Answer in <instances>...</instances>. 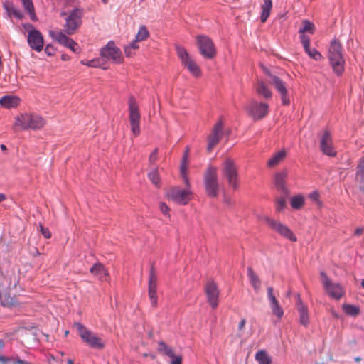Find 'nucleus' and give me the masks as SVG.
Returning a JSON list of instances; mask_svg holds the SVG:
<instances>
[{
  "label": "nucleus",
  "instance_id": "27",
  "mask_svg": "<svg viewBox=\"0 0 364 364\" xmlns=\"http://www.w3.org/2000/svg\"><path fill=\"white\" fill-rule=\"evenodd\" d=\"M355 178L360 185V189L364 193V156L359 159Z\"/></svg>",
  "mask_w": 364,
  "mask_h": 364
},
{
  "label": "nucleus",
  "instance_id": "33",
  "mask_svg": "<svg viewBox=\"0 0 364 364\" xmlns=\"http://www.w3.org/2000/svg\"><path fill=\"white\" fill-rule=\"evenodd\" d=\"M305 204V198L301 194L296 195L291 198L290 205L294 210L301 209Z\"/></svg>",
  "mask_w": 364,
  "mask_h": 364
},
{
  "label": "nucleus",
  "instance_id": "39",
  "mask_svg": "<svg viewBox=\"0 0 364 364\" xmlns=\"http://www.w3.org/2000/svg\"><path fill=\"white\" fill-rule=\"evenodd\" d=\"M255 359L259 364H270L271 358L268 354L263 350L257 352L255 355Z\"/></svg>",
  "mask_w": 364,
  "mask_h": 364
},
{
  "label": "nucleus",
  "instance_id": "58",
  "mask_svg": "<svg viewBox=\"0 0 364 364\" xmlns=\"http://www.w3.org/2000/svg\"><path fill=\"white\" fill-rule=\"evenodd\" d=\"M138 42L136 39H134L129 46H128V48H131L132 50H136L139 48Z\"/></svg>",
  "mask_w": 364,
  "mask_h": 364
},
{
  "label": "nucleus",
  "instance_id": "52",
  "mask_svg": "<svg viewBox=\"0 0 364 364\" xmlns=\"http://www.w3.org/2000/svg\"><path fill=\"white\" fill-rule=\"evenodd\" d=\"M41 232L46 239L51 237V233L48 228H43L41 225H40Z\"/></svg>",
  "mask_w": 364,
  "mask_h": 364
},
{
  "label": "nucleus",
  "instance_id": "19",
  "mask_svg": "<svg viewBox=\"0 0 364 364\" xmlns=\"http://www.w3.org/2000/svg\"><path fill=\"white\" fill-rule=\"evenodd\" d=\"M223 124L221 119H220L215 125L213 129L212 133L208 137V147L207 150L210 152L218 144L223 136Z\"/></svg>",
  "mask_w": 364,
  "mask_h": 364
},
{
  "label": "nucleus",
  "instance_id": "35",
  "mask_svg": "<svg viewBox=\"0 0 364 364\" xmlns=\"http://www.w3.org/2000/svg\"><path fill=\"white\" fill-rule=\"evenodd\" d=\"M25 11L30 15V18L32 21H37V17L35 13L34 6L32 0H20Z\"/></svg>",
  "mask_w": 364,
  "mask_h": 364
},
{
  "label": "nucleus",
  "instance_id": "5",
  "mask_svg": "<svg viewBox=\"0 0 364 364\" xmlns=\"http://www.w3.org/2000/svg\"><path fill=\"white\" fill-rule=\"evenodd\" d=\"M83 9L75 8L67 15L65 23L63 26L64 32L68 35H72L77 30L82 24Z\"/></svg>",
  "mask_w": 364,
  "mask_h": 364
},
{
  "label": "nucleus",
  "instance_id": "50",
  "mask_svg": "<svg viewBox=\"0 0 364 364\" xmlns=\"http://www.w3.org/2000/svg\"><path fill=\"white\" fill-rule=\"evenodd\" d=\"M158 149H155L152 153L150 154V156H149V161L150 163H155L157 159H158Z\"/></svg>",
  "mask_w": 364,
  "mask_h": 364
},
{
  "label": "nucleus",
  "instance_id": "9",
  "mask_svg": "<svg viewBox=\"0 0 364 364\" xmlns=\"http://www.w3.org/2000/svg\"><path fill=\"white\" fill-rule=\"evenodd\" d=\"M196 43L200 53L208 59H212L216 55V50L213 41L207 36H196Z\"/></svg>",
  "mask_w": 364,
  "mask_h": 364
},
{
  "label": "nucleus",
  "instance_id": "57",
  "mask_svg": "<svg viewBox=\"0 0 364 364\" xmlns=\"http://www.w3.org/2000/svg\"><path fill=\"white\" fill-rule=\"evenodd\" d=\"M23 28L28 31V34H29V32L32 30H36V28H33V25L29 23H24L23 24Z\"/></svg>",
  "mask_w": 364,
  "mask_h": 364
},
{
  "label": "nucleus",
  "instance_id": "51",
  "mask_svg": "<svg viewBox=\"0 0 364 364\" xmlns=\"http://www.w3.org/2000/svg\"><path fill=\"white\" fill-rule=\"evenodd\" d=\"M245 324H246V319L245 318H242L241 321H240L239 324H238V332H239V336H242V331L245 326Z\"/></svg>",
  "mask_w": 364,
  "mask_h": 364
},
{
  "label": "nucleus",
  "instance_id": "64",
  "mask_svg": "<svg viewBox=\"0 0 364 364\" xmlns=\"http://www.w3.org/2000/svg\"><path fill=\"white\" fill-rule=\"evenodd\" d=\"M188 154H189V148H188V147H186V151H185V152H184L183 156H188Z\"/></svg>",
  "mask_w": 364,
  "mask_h": 364
},
{
  "label": "nucleus",
  "instance_id": "56",
  "mask_svg": "<svg viewBox=\"0 0 364 364\" xmlns=\"http://www.w3.org/2000/svg\"><path fill=\"white\" fill-rule=\"evenodd\" d=\"M134 50H132L131 48H128L126 46L124 48V53L127 57H132L134 55Z\"/></svg>",
  "mask_w": 364,
  "mask_h": 364
},
{
  "label": "nucleus",
  "instance_id": "11",
  "mask_svg": "<svg viewBox=\"0 0 364 364\" xmlns=\"http://www.w3.org/2000/svg\"><path fill=\"white\" fill-rule=\"evenodd\" d=\"M245 110L254 119L258 120L266 117L269 112V105L265 102L252 100L245 107Z\"/></svg>",
  "mask_w": 364,
  "mask_h": 364
},
{
  "label": "nucleus",
  "instance_id": "18",
  "mask_svg": "<svg viewBox=\"0 0 364 364\" xmlns=\"http://www.w3.org/2000/svg\"><path fill=\"white\" fill-rule=\"evenodd\" d=\"M205 293L210 306L213 309L217 308L219 303V290L215 282L210 280L206 283Z\"/></svg>",
  "mask_w": 364,
  "mask_h": 364
},
{
  "label": "nucleus",
  "instance_id": "8",
  "mask_svg": "<svg viewBox=\"0 0 364 364\" xmlns=\"http://www.w3.org/2000/svg\"><path fill=\"white\" fill-rule=\"evenodd\" d=\"M129 122L131 130L134 136H137L140 134V119L141 115L139 111V107L136 100L133 97L129 99Z\"/></svg>",
  "mask_w": 364,
  "mask_h": 364
},
{
  "label": "nucleus",
  "instance_id": "32",
  "mask_svg": "<svg viewBox=\"0 0 364 364\" xmlns=\"http://www.w3.org/2000/svg\"><path fill=\"white\" fill-rule=\"evenodd\" d=\"M287 152L285 150L282 149L276 153L272 156L271 159L267 162V165L269 167H274L277 166L280 162H282L286 157Z\"/></svg>",
  "mask_w": 364,
  "mask_h": 364
},
{
  "label": "nucleus",
  "instance_id": "44",
  "mask_svg": "<svg viewBox=\"0 0 364 364\" xmlns=\"http://www.w3.org/2000/svg\"><path fill=\"white\" fill-rule=\"evenodd\" d=\"M286 196L283 194L282 196L276 199V210L277 212H282L286 208Z\"/></svg>",
  "mask_w": 364,
  "mask_h": 364
},
{
  "label": "nucleus",
  "instance_id": "23",
  "mask_svg": "<svg viewBox=\"0 0 364 364\" xmlns=\"http://www.w3.org/2000/svg\"><path fill=\"white\" fill-rule=\"evenodd\" d=\"M287 178V171H283L282 172L277 173L274 176V183L276 188L278 191H281L282 194H284L286 196L289 195V191L286 186V179Z\"/></svg>",
  "mask_w": 364,
  "mask_h": 364
},
{
  "label": "nucleus",
  "instance_id": "21",
  "mask_svg": "<svg viewBox=\"0 0 364 364\" xmlns=\"http://www.w3.org/2000/svg\"><path fill=\"white\" fill-rule=\"evenodd\" d=\"M27 42L29 46L37 52H41L43 49V37L38 30H32L29 32L27 36Z\"/></svg>",
  "mask_w": 364,
  "mask_h": 364
},
{
  "label": "nucleus",
  "instance_id": "25",
  "mask_svg": "<svg viewBox=\"0 0 364 364\" xmlns=\"http://www.w3.org/2000/svg\"><path fill=\"white\" fill-rule=\"evenodd\" d=\"M255 90L256 93L264 98V99H270L272 97V92L270 90V89L268 87L267 84L262 81V80H257V83L255 85Z\"/></svg>",
  "mask_w": 364,
  "mask_h": 364
},
{
  "label": "nucleus",
  "instance_id": "36",
  "mask_svg": "<svg viewBox=\"0 0 364 364\" xmlns=\"http://www.w3.org/2000/svg\"><path fill=\"white\" fill-rule=\"evenodd\" d=\"M188 156H183L181 163L180 171H181V175L183 179L185 184L188 187H189L190 183H189V180H188V178L187 176V168H188Z\"/></svg>",
  "mask_w": 364,
  "mask_h": 364
},
{
  "label": "nucleus",
  "instance_id": "16",
  "mask_svg": "<svg viewBox=\"0 0 364 364\" xmlns=\"http://www.w3.org/2000/svg\"><path fill=\"white\" fill-rule=\"evenodd\" d=\"M100 55L102 57L111 60L116 63H121L123 60L119 48L116 47L112 41L101 49Z\"/></svg>",
  "mask_w": 364,
  "mask_h": 364
},
{
  "label": "nucleus",
  "instance_id": "59",
  "mask_svg": "<svg viewBox=\"0 0 364 364\" xmlns=\"http://www.w3.org/2000/svg\"><path fill=\"white\" fill-rule=\"evenodd\" d=\"M364 228H357L354 232V235L355 236H360L363 233Z\"/></svg>",
  "mask_w": 364,
  "mask_h": 364
},
{
  "label": "nucleus",
  "instance_id": "2",
  "mask_svg": "<svg viewBox=\"0 0 364 364\" xmlns=\"http://www.w3.org/2000/svg\"><path fill=\"white\" fill-rule=\"evenodd\" d=\"M46 124L45 119L33 113H21L15 117L14 129L21 130L40 129Z\"/></svg>",
  "mask_w": 364,
  "mask_h": 364
},
{
  "label": "nucleus",
  "instance_id": "61",
  "mask_svg": "<svg viewBox=\"0 0 364 364\" xmlns=\"http://www.w3.org/2000/svg\"><path fill=\"white\" fill-rule=\"evenodd\" d=\"M61 59H62L63 60H65H65H69V57H68V55L63 54V55H61Z\"/></svg>",
  "mask_w": 364,
  "mask_h": 364
},
{
  "label": "nucleus",
  "instance_id": "38",
  "mask_svg": "<svg viewBox=\"0 0 364 364\" xmlns=\"http://www.w3.org/2000/svg\"><path fill=\"white\" fill-rule=\"evenodd\" d=\"M302 26L299 28V33H309L314 34L315 31V26L313 23L308 20H304L301 22Z\"/></svg>",
  "mask_w": 364,
  "mask_h": 364
},
{
  "label": "nucleus",
  "instance_id": "6",
  "mask_svg": "<svg viewBox=\"0 0 364 364\" xmlns=\"http://www.w3.org/2000/svg\"><path fill=\"white\" fill-rule=\"evenodd\" d=\"M75 326L82 340L91 348L102 349L105 347L102 338L98 337L93 332L89 331L85 326L77 323H75Z\"/></svg>",
  "mask_w": 364,
  "mask_h": 364
},
{
  "label": "nucleus",
  "instance_id": "17",
  "mask_svg": "<svg viewBox=\"0 0 364 364\" xmlns=\"http://www.w3.org/2000/svg\"><path fill=\"white\" fill-rule=\"evenodd\" d=\"M50 36L59 44L68 48L74 53L77 52L79 49L77 43L68 37L62 31H50Z\"/></svg>",
  "mask_w": 364,
  "mask_h": 364
},
{
  "label": "nucleus",
  "instance_id": "46",
  "mask_svg": "<svg viewBox=\"0 0 364 364\" xmlns=\"http://www.w3.org/2000/svg\"><path fill=\"white\" fill-rule=\"evenodd\" d=\"M267 299L269 300V304L278 301L276 296L274 294V289L272 287H269L267 288Z\"/></svg>",
  "mask_w": 364,
  "mask_h": 364
},
{
  "label": "nucleus",
  "instance_id": "15",
  "mask_svg": "<svg viewBox=\"0 0 364 364\" xmlns=\"http://www.w3.org/2000/svg\"><path fill=\"white\" fill-rule=\"evenodd\" d=\"M192 192L189 189L172 188L168 193V197L179 205H186L191 199Z\"/></svg>",
  "mask_w": 364,
  "mask_h": 364
},
{
  "label": "nucleus",
  "instance_id": "13",
  "mask_svg": "<svg viewBox=\"0 0 364 364\" xmlns=\"http://www.w3.org/2000/svg\"><path fill=\"white\" fill-rule=\"evenodd\" d=\"M322 284L328 295L336 299H340L344 294L343 287L338 283H333L325 272H321Z\"/></svg>",
  "mask_w": 364,
  "mask_h": 364
},
{
  "label": "nucleus",
  "instance_id": "12",
  "mask_svg": "<svg viewBox=\"0 0 364 364\" xmlns=\"http://www.w3.org/2000/svg\"><path fill=\"white\" fill-rule=\"evenodd\" d=\"M267 82L274 86L279 94L282 105L285 106L289 105L290 104V99L286 83L277 75H270V80H268Z\"/></svg>",
  "mask_w": 364,
  "mask_h": 364
},
{
  "label": "nucleus",
  "instance_id": "34",
  "mask_svg": "<svg viewBox=\"0 0 364 364\" xmlns=\"http://www.w3.org/2000/svg\"><path fill=\"white\" fill-rule=\"evenodd\" d=\"M342 309L346 315L353 317L358 316L360 313V309L358 306L349 304H343Z\"/></svg>",
  "mask_w": 364,
  "mask_h": 364
},
{
  "label": "nucleus",
  "instance_id": "45",
  "mask_svg": "<svg viewBox=\"0 0 364 364\" xmlns=\"http://www.w3.org/2000/svg\"><path fill=\"white\" fill-rule=\"evenodd\" d=\"M149 178L156 186L159 185L160 180L157 169H155L149 173Z\"/></svg>",
  "mask_w": 364,
  "mask_h": 364
},
{
  "label": "nucleus",
  "instance_id": "4",
  "mask_svg": "<svg viewBox=\"0 0 364 364\" xmlns=\"http://www.w3.org/2000/svg\"><path fill=\"white\" fill-rule=\"evenodd\" d=\"M203 180L207 194L211 197H216L218 194L217 168L212 166H208L204 173Z\"/></svg>",
  "mask_w": 364,
  "mask_h": 364
},
{
  "label": "nucleus",
  "instance_id": "10",
  "mask_svg": "<svg viewBox=\"0 0 364 364\" xmlns=\"http://www.w3.org/2000/svg\"><path fill=\"white\" fill-rule=\"evenodd\" d=\"M261 219L265 221L272 230L277 232L280 235L292 242H296L297 240L296 237L292 231L287 225L282 224L279 221L275 220L268 216H263Z\"/></svg>",
  "mask_w": 364,
  "mask_h": 364
},
{
  "label": "nucleus",
  "instance_id": "47",
  "mask_svg": "<svg viewBox=\"0 0 364 364\" xmlns=\"http://www.w3.org/2000/svg\"><path fill=\"white\" fill-rule=\"evenodd\" d=\"M300 39L302 43L304 48H307L308 46H310V38L308 36L305 34V33H299Z\"/></svg>",
  "mask_w": 364,
  "mask_h": 364
},
{
  "label": "nucleus",
  "instance_id": "37",
  "mask_svg": "<svg viewBox=\"0 0 364 364\" xmlns=\"http://www.w3.org/2000/svg\"><path fill=\"white\" fill-rule=\"evenodd\" d=\"M5 9L8 12L9 15L14 16L18 19H22L23 17V13L19 9L16 7L12 4H6L4 6Z\"/></svg>",
  "mask_w": 364,
  "mask_h": 364
},
{
  "label": "nucleus",
  "instance_id": "55",
  "mask_svg": "<svg viewBox=\"0 0 364 364\" xmlns=\"http://www.w3.org/2000/svg\"><path fill=\"white\" fill-rule=\"evenodd\" d=\"M309 198L316 202L319 200V193L317 191H314L309 194Z\"/></svg>",
  "mask_w": 364,
  "mask_h": 364
},
{
  "label": "nucleus",
  "instance_id": "14",
  "mask_svg": "<svg viewBox=\"0 0 364 364\" xmlns=\"http://www.w3.org/2000/svg\"><path fill=\"white\" fill-rule=\"evenodd\" d=\"M319 144L320 149L323 154L331 157L336 156L337 152L333 146L332 136L329 131L324 130L321 133Z\"/></svg>",
  "mask_w": 364,
  "mask_h": 364
},
{
  "label": "nucleus",
  "instance_id": "48",
  "mask_svg": "<svg viewBox=\"0 0 364 364\" xmlns=\"http://www.w3.org/2000/svg\"><path fill=\"white\" fill-rule=\"evenodd\" d=\"M159 209H160L161 212L164 215L170 218V215H169L170 208L168 207V205L165 203L161 202L159 203Z\"/></svg>",
  "mask_w": 364,
  "mask_h": 364
},
{
  "label": "nucleus",
  "instance_id": "41",
  "mask_svg": "<svg viewBox=\"0 0 364 364\" xmlns=\"http://www.w3.org/2000/svg\"><path fill=\"white\" fill-rule=\"evenodd\" d=\"M269 305L273 314L275 315L279 319H281L284 315V310L279 305V301L272 303Z\"/></svg>",
  "mask_w": 364,
  "mask_h": 364
},
{
  "label": "nucleus",
  "instance_id": "54",
  "mask_svg": "<svg viewBox=\"0 0 364 364\" xmlns=\"http://www.w3.org/2000/svg\"><path fill=\"white\" fill-rule=\"evenodd\" d=\"M45 53L48 55H53L55 53V48L53 46L48 45L45 48Z\"/></svg>",
  "mask_w": 364,
  "mask_h": 364
},
{
  "label": "nucleus",
  "instance_id": "62",
  "mask_svg": "<svg viewBox=\"0 0 364 364\" xmlns=\"http://www.w3.org/2000/svg\"><path fill=\"white\" fill-rule=\"evenodd\" d=\"M6 196L4 193H0V203L6 200Z\"/></svg>",
  "mask_w": 364,
  "mask_h": 364
},
{
  "label": "nucleus",
  "instance_id": "7",
  "mask_svg": "<svg viewBox=\"0 0 364 364\" xmlns=\"http://www.w3.org/2000/svg\"><path fill=\"white\" fill-rule=\"evenodd\" d=\"M176 53L181 63L189 72L196 77H198L201 75V70L199 66L196 64L194 60L190 56L185 48L176 46Z\"/></svg>",
  "mask_w": 364,
  "mask_h": 364
},
{
  "label": "nucleus",
  "instance_id": "43",
  "mask_svg": "<svg viewBox=\"0 0 364 364\" xmlns=\"http://www.w3.org/2000/svg\"><path fill=\"white\" fill-rule=\"evenodd\" d=\"M159 350L168 357H173L174 353L173 350L163 341L159 343Z\"/></svg>",
  "mask_w": 364,
  "mask_h": 364
},
{
  "label": "nucleus",
  "instance_id": "53",
  "mask_svg": "<svg viewBox=\"0 0 364 364\" xmlns=\"http://www.w3.org/2000/svg\"><path fill=\"white\" fill-rule=\"evenodd\" d=\"M170 358H172L171 364H181L182 363V357L181 355L173 354V357Z\"/></svg>",
  "mask_w": 364,
  "mask_h": 364
},
{
  "label": "nucleus",
  "instance_id": "40",
  "mask_svg": "<svg viewBox=\"0 0 364 364\" xmlns=\"http://www.w3.org/2000/svg\"><path fill=\"white\" fill-rule=\"evenodd\" d=\"M149 36V32L145 26H141L135 36L136 41H143L146 40Z\"/></svg>",
  "mask_w": 364,
  "mask_h": 364
},
{
  "label": "nucleus",
  "instance_id": "20",
  "mask_svg": "<svg viewBox=\"0 0 364 364\" xmlns=\"http://www.w3.org/2000/svg\"><path fill=\"white\" fill-rule=\"evenodd\" d=\"M157 276L155 273L154 264L151 265L149 277V297L152 306H157Z\"/></svg>",
  "mask_w": 364,
  "mask_h": 364
},
{
  "label": "nucleus",
  "instance_id": "1",
  "mask_svg": "<svg viewBox=\"0 0 364 364\" xmlns=\"http://www.w3.org/2000/svg\"><path fill=\"white\" fill-rule=\"evenodd\" d=\"M328 57L335 74L338 76L341 75L344 72L345 60L343 55L342 44L338 40L331 41Z\"/></svg>",
  "mask_w": 364,
  "mask_h": 364
},
{
  "label": "nucleus",
  "instance_id": "63",
  "mask_svg": "<svg viewBox=\"0 0 364 364\" xmlns=\"http://www.w3.org/2000/svg\"><path fill=\"white\" fill-rule=\"evenodd\" d=\"M65 4H71L75 1V0H63Z\"/></svg>",
  "mask_w": 364,
  "mask_h": 364
},
{
  "label": "nucleus",
  "instance_id": "26",
  "mask_svg": "<svg viewBox=\"0 0 364 364\" xmlns=\"http://www.w3.org/2000/svg\"><path fill=\"white\" fill-rule=\"evenodd\" d=\"M90 273L96 276L100 280L102 281H107L109 277L107 270L101 263H95L90 268Z\"/></svg>",
  "mask_w": 364,
  "mask_h": 364
},
{
  "label": "nucleus",
  "instance_id": "49",
  "mask_svg": "<svg viewBox=\"0 0 364 364\" xmlns=\"http://www.w3.org/2000/svg\"><path fill=\"white\" fill-rule=\"evenodd\" d=\"M81 63H82V64L86 65L89 67L97 68V67L101 66L100 64L99 60H88L87 62H85L84 60H82Z\"/></svg>",
  "mask_w": 364,
  "mask_h": 364
},
{
  "label": "nucleus",
  "instance_id": "60",
  "mask_svg": "<svg viewBox=\"0 0 364 364\" xmlns=\"http://www.w3.org/2000/svg\"><path fill=\"white\" fill-rule=\"evenodd\" d=\"M262 70L264 72V73L269 77L268 80H270V75H274L265 67H262Z\"/></svg>",
  "mask_w": 364,
  "mask_h": 364
},
{
  "label": "nucleus",
  "instance_id": "30",
  "mask_svg": "<svg viewBox=\"0 0 364 364\" xmlns=\"http://www.w3.org/2000/svg\"><path fill=\"white\" fill-rule=\"evenodd\" d=\"M4 346V341L0 339V349ZM1 364H31L25 360L20 359L18 357H6L0 355Z\"/></svg>",
  "mask_w": 364,
  "mask_h": 364
},
{
  "label": "nucleus",
  "instance_id": "29",
  "mask_svg": "<svg viewBox=\"0 0 364 364\" xmlns=\"http://www.w3.org/2000/svg\"><path fill=\"white\" fill-rule=\"evenodd\" d=\"M19 102V98L13 95H6L0 98V105L7 109L17 107Z\"/></svg>",
  "mask_w": 364,
  "mask_h": 364
},
{
  "label": "nucleus",
  "instance_id": "42",
  "mask_svg": "<svg viewBox=\"0 0 364 364\" xmlns=\"http://www.w3.org/2000/svg\"><path fill=\"white\" fill-rule=\"evenodd\" d=\"M304 49L311 58L316 61H320L323 59L322 55L315 48H310V46H308L307 48Z\"/></svg>",
  "mask_w": 364,
  "mask_h": 364
},
{
  "label": "nucleus",
  "instance_id": "24",
  "mask_svg": "<svg viewBox=\"0 0 364 364\" xmlns=\"http://www.w3.org/2000/svg\"><path fill=\"white\" fill-rule=\"evenodd\" d=\"M297 310L299 314V322L301 325L307 326L309 323V316L308 313L307 306H305L298 295V300L296 302Z\"/></svg>",
  "mask_w": 364,
  "mask_h": 364
},
{
  "label": "nucleus",
  "instance_id": "3",
  "mask_svg": "<svg viewBox=\"0 0 364 364\" xmlns=\"http://www.w3.org/2000/svg\"><path fill=\"white\" fill-rule=\"evenodd\" d=\"M222 176L233 190L239 188L238 168L231 159H226L221 167Z\"/></svg>",
  "mask_w": 364,
  "mask_h": 364
},
{
  "label": "nucleus",
  "instance_id": "31",
  "mask_svg": "<svg viewBox=\"0 0 364 364\" xmlns=\"http://www.w3.org/2000/svg\"><path fill=\"white\" fill-rule=\"evenodd\" d=\"M272 8V0H263V3L261 4V16L260 19L262 23L266 22L270 15V12Z\"/></svg>",
  "mask_w": 364,
  "mask_h": 364
},
{
  "label": "nucleus",
  "instance_id": "22",
  "mask_svg": "<svg viewBox=\"0 0 364 364\" xmlns=\"http://www.w3.org/2000/svg\"><path fill=\"white\" fill-rule=\"evenodd\" d=\"M0 302L4 307L12 310H20L22 307V303L19 302L16 296H11L7 291L0 294Z\"/></svg>",
  "mask_w": 364,
  "mask_h": 364
},
{
  "label": "nucleus",
  "instance_id": "28",
  "mask_svg": "<svg viewBox=\"0 0 364 364\" xmlns=\"http://www.w3.org/2000/svg\"><path fill=\"white\" fill-rule=\"evenodd\" d=\"M247 277L255 292H258L261 288V280L251 267H247Z\"/></svg>",
  "mask_w": 364,
  "mask_h": 364
}]
</instances>
